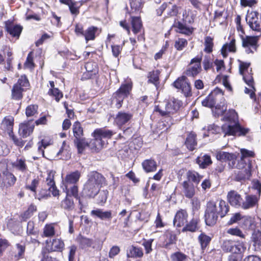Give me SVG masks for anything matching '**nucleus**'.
Wrapping results in <instances>:
<instances>
[{"label":"nucleus","mask_w":261,"mask_h":261,"mask_svg":"<svg viewBox=\"0 0 261 261\" xmlns=\"http://www.w3.org/2000/svg\"><path fill=\"white\" fill-rule=\"evenodd\" d=\"M229 211V206L223 200L210 201L206 204L205 221L206 225H214L217 221L218 216L224 217Z\"/></svg>","instance_id":"nucleus-1"},{"label":"nucleus","mask_w":261,"mask_h":261,"mask_svg":"<svg viewBox=\"0 0 261 261\" xmlns=\"http://www.w3.org/2000/svg\"><path fill=\"white\" fill-rule=\"evenodd\" d=\"M224 120L227 122L222 126L221 129L225 135L245 136L249 132V128L239 124L238 114L234 110H230L224 116Z\"/></svg>","instance_id":"nucleus-2"},{"label":"nucleus","mask_w":261,"mask_h":261,"mask_svg":"<svg viewBox=\"0 0 261 261\" xmlns=\"http://www.w3.org/2000/svg\"><path fill=\"white\" fill-rule=\"evenodd\" d=\"M106 185V179L102 174L92 171L88 175V180L84 185L83 192L89 197H94L100 189Z\"/></svg>","instance_id":"nucleus-3"},{"label":"nucleus","mask_w":261,"mask_h":261,"mask_svg":"<svg viewBox=\"0 0 261 261\" xmlns=\"http://www.w3.org/2000/svg\"><path fill=\"white\" fill-rule=\"evenodd\" d=\"M112 131L106 128H98L92 133L94 139L90 142V148L94 151H98L106 147L108 144V139L113 135Z\"/></svg>","instance_id":"nucleus-4"},{"label":"nucleus","mask_w":261,"mask_h":261,"mask_svg":"<svg viewBox=\"0 0 261 261\" xmlns=\"http://www.w3.org/2000/svg\"><path fill=\"white\" fill-rule=\"evenodd\" d=\"M180 106L179 101L172 98L156 106L155 110L159 112L162 116L170 117L171 115L177 111Z\"/></svg>","instance_id":"nucleus-5"},{"label":"nucleus","mask_w":261,"mask_h":261,"mask_svg":"<svg viewBox=\"0 0 261 261\" xmlns=\"http://www.w3.org/2000/svg\"><path fill=\"white\" fill-rule=\"evenodd\" d=\"M80 177L81 173L79 171H75L66 175L63 180L65 190L71 192L72 195L75 198L78 196V188L76 184Z\"/></svg>","instance_id":"nucleus-6"},{"label":"nucleus","mask_w":261,"mask_h":261,"mask_svg":"<svg viewBox=\"0 0 261 261\" xmlns=\"http://www.w3.org/2000/svg\"><path fill=\"white\" fill-rule=\"evenodd\" d=\"M132 89L131 82L122 84L119 89L114 94L113 101L116 102V107H121L124 99L128 96Z\"/></svg>","instance_id":"nucleus-7"},{"label":"nucleus","mask_w":261,"mask_h":261,"mask_svg":"<svg viewBox=\"0 0 261 261\" xmlns=\"http://www.w3.org/2000/svg\"><path fill=\"white\" fill-rule=\"evenodd\" d=\"M132 89L131 82L122 84L119 89L114 94L113 101L116 102V107H121L124 99L128 96Z\"/></svg>","instance_id":"nucleus-8"},{"label":"nucleus","mask_w":261,"mask_h":261,"mask_svg":"<svg viewBox=\"0 0 261 261\" xmlns=\"http://www.w3.org/2000/svg\"><path fill=\"white\" fill-rule=\"evenodd\" d=\"M222 249L225 252L238 254L244 252L246 249V247L245 244L242 242L225 240L222 245Z\"/></svg>","instance_id":"nucleus-9"},{"label":"nucleus","mask_w":261,"mask_h":261,"mask_svg":"<svg viewBox=\"0 0 261 261\" xmlns=\"http://www.w3.org/2000/svg\"><path fill=\"white\" fill-rule=\"evenodd\" d=\"M242 46L247 54L254 53L257 48L258 36H243L240 35Z\"/></svg>","instance_id":"nucleus-10"},{"label":"nucleus","mask_w":261,"mask_h":261,"mask_svg":"<svg viewBox=\"0 0 261 261\" xmlns=\"http://www.w3.org/2000/svg\"><path fill=\"white\" fill-rule=\"evenodd\" d=\"M179 8L176 5L171 2L164 3L156 9V14L158 16H161L165 12L166 17L175 16L178 14Z\"/></svg>","instance_id":"nucleus-11"},{"label":"nucleus","mask_w":261,"mask_h":261,"mask_svg":"<svg viewBox=\"0 0 261 261\" xmlns=\"http://www.w3.org/2000/svg\"><path fill=\"white\" fill-rule=\"evenodd\" d=\"M223 95L222 90L216 88L202 101V105L204 107L212 108L219 99L223 98Z\"/></svg>","instance_id":"nucleus-12"},{"label":"nucleus","mask_w":261,"mask_h":261,"mask_svg":"<svg viewBox=\"0 0 261 261\" xmlns=\"http://www.w3.org/2000/svg\"><path fill=\"white\" fill-rule=\"evenodd\" d=\"M258 13L252 11L247 15L246 19L250 28L254 31L260 32L261 31V16L258 18Z\"/></svg>","instance_id":"nucleus-13"},{"label":"nucleus","mask_w":261,"mask_h":261,"mask_svg":"<svg viewBox=\"0 0 261 261\" xmlns=\"http://www.w3.org/2000/svg\"><path fill=\"white\" fill-rule=\"evenodd\" d=\"M174 86L181 89L185 96H190L192 94L191 87L186 76L178 77L173 83Z\"/></svg>","instance_id":"nucleus-14"},{"label":"nucleus","mask_w":261,"mask_h":261,"mask_svg":"<svg viewBox=\"0 0 261 261\" xmlns=\"http://www.w3.org/2000/svg\"><path fill=\"white\" fill-rule=\"evenodd\" d=\"M202 60V55L197 56L192 59L190 62V64L193 66L189 67L186 70L185 73L187 76L195 77L198 75L201 70V62Z\"/></svg>","instance_id":"nucleus-15"},{"label":"nucleus","mask_w":261,"mask_h":261,"mask_svg":"<svg viewBox=\"0 0 261 261\" xmlns=\"http://www.w3.org/2000/svg\"><path fill=\"white\" fill-rule=\"evenodd\" d=\"M13 125L14 118L10 116L5 117L1 124L2 128L7 133L14 143L16 144V138L13 131Z\"/></svg>","instance_id":"nucleus-16"},{"label":"nucleus","mask_w":261,"mask_h":261,"mask_svg":"<svg viewBox=\"0 0 261 261\" xmlns=\"http://www.w3.org/2000/svg\"><path fill=\"white\" fill-rule=\"evenodd\" d=\"M133 114L128 112L119 111L116 115L115 122L119 126L121 127L129 122L133 118Z\"/></svg>","instance_id":"nucleus-17"},{"label":"nucleus","mask_w":261,"mask_h":261,"mask_svg":"<svg viewBox=\"0 0 261 261\" xmlns=\"http://www.w3.org/2000/svg\"><path fill=\"white\" fill-rule=\"evenodd\" d=\"M227 199L230 205L236 207H241L243 201L241 195L234 190L228 192L227 195Z\"/></svg>","instance_id":"nucleus-18"},{"label":"nucleus","mask_w":261,"mask_h":261,"mask_svg":"<svg viewBox=\"0 0 261 261\" xmlns=\"http://www.w3.org/2000/svg\"><path fill=\"white\" fill-rule=\"evenodd\" d=\"M55 172L50 171L47 174V177L46 178V184L48 187V190L51 193L52 195L55 196H59V191L57 189L56 186L55 182L54 180V176Z\"/></svg>","instance_id":"nucleus-19"},{"label":"nucleus","mask_w":261,"mask_h":261,"mask_svg":"<svg viewBox=\"0 0 261 261\" xmlns=\"http://www.w3.org/2000/svg\"><path fill=\"white\" fill-rule=\"evenodd\" d=\"M188 214L185 210L178 211L174 217L173 224L174 226L180 227L187 222Z\"/></svg>","instance_id":"nucleus-20"},{"label":"nucleus","mask_w":261,"mask_h":261,"mask_svg":"<svg viewBox=\"0 0 261 261\" xmlns=\"http://www.w3.org/2000/svg\"><path fill=\"white\" fill-rule=\"evenodd\" d=\"M66 196L64 199L61 201V206L65 210L72 211L74 207V204L71 196L72 193L68 191H65Z\"/></svg>","instance_id":"nucleus-21"},{"label":"nucleus","mask_w":261,"mask_h":261,"mask_svg":"<svg viewBox=\"0 0 261 261\" xmlns=\"http://www.w3.org/2000/svg\"><path fill=\"white\" fill-rule=\"evenodd\" d=\"M240 152L241 156L237 166V168L238 169H242L245 167L246 164L245 162V158L248 157H254L255 156V153L253 151L244 148L241 149Z\"/></svg>","instance_id":"nucleus-22"},{"label":"nucleus","mask_w":261,"mask_h":261,"mask_svg":"<svg viewBox=\"0 0 261 261\" xmlns=\"http://www.w3.org/2000/svg\"><path fill=\"white\" fill-rule=\"evenodd\" d=\"M258 199L255 195H248L245 197V200H243L241 207L247 210L253 207L257 203Z\"/></svg>","instance_id":"nucleus-23"},{"label":"nucleus","mask_w":261,"mask_h":261,"mask_svg":"<svg viewBox=\"0 0 261 261\" xmlns=\"http://www.w3.org/2000/svg\"><path fill=\"white\" fill-rule=\"evenodd\" d=\"M34 128V125L33 122H29L20 125L19 133L23 138H25L33 132Z\"/></svg>","instance_id":"nucleus-24"},{"label":"nucleus","mask_w":261,"mask_h":261,"mask_svg":"<svg viewBox=\"0 0 261 261\" xmlns=\"http://www.w3.org/2000/svg\"><path fill=\"white\" fill-rule=\"evenodd\" d=\"M183 193L188 198H192L195 193V189L193 184L190 182L185 181L182 183Z\"/></svg>","instance_id":"nucleus-25"},{"label":"nucleus","mask_w":261,"mask_h":261,"mask_svg":"<svg viewBox=\"0 0 261 261\" xmlns=\"http://www.w3.org/2000/svg\"><path fill=\"white\" fill-rule=\"evenodd\" d=\"M91 215L92 216H96L101 220H110L112 218L111 211H109L104 212L102 210L99 208L92 210L91 212Z\"/></svg>","instance_id":"nucleus-26"},{"label":"nucleus","mask_w":261,"mask_h":261,"mask_svg":"<svg viewBox=\"0 0 261 261\" xmlns=\"http://www.w3.org/2000/svg\"><path fill=\"white\" fill-rule=\"evenodd\" d=\"M236 50V40L232 39L229 43H226L223 46L221 54L224 58H226L227 56L228 51L234 53Z\"/></svg>","instance_id":"nucleus-27"},{"label":"nucleus","mask_w":261,"mask_h":261,"mask_svg":"<svg viewBox=\"0 0 261 261\" xmlns=\"http://www.w3.org/2000/svg\"><path fill=\"white\" fill-rule=\"evenodd\" d=\"M5 29L12 36H16V23L14 22V19L5 21Z\"/></svg>","instance_id":"nucleus-28"},{"label":"nucleus","mask_w":261,"mask_h":261,"mask_svg":"<svg viewBox=\"0 0 261 261\" xmlns=\"http://www.w3.org/2000/svg\"><path fill=\"white\" fill-rule=\"evenodd\" d=\"M196 137V134L191 132L189 134L185 141L187 147L191 151L193 150L197 145Z\"/></svg>","instance_id":"nucleus-29"},{"label":"nucleus","mask_w":261,"mask_h":261,"mask_svg":"<svg viewBox=\"0 0 261 261\" xmlns=\"http://www.w3.org/2000/svg\"><path fill=\"white\" fill-rule=\"evenodd\" d=\"M142 166L143 169L146 172H151L155 171L157 166L156 162L152 159L144 160L142 163Z\"/></svg>","instance_id":"nucleus-30"},{"label":"nucleus","mask_w":261,"mask_h":261,"mask_svg":"<svg viewBox=\"0 0 261 261\" xmlns=\"http://www.w3.org/2000/svg\"><path fill=\"white\" fill-rule=\"evenodd\" d=\"M3 180L7 186H11L15 184L16 178L12 173L6 169L3 172Z\"/></svg>","instance_id":"nucleus-31"},{"label":"nucleus","mask_w":261,"mask_h":261,"mask_svg":"<svg viewBox=\"0 0 261 261\" xmlns=\"http://www.w3.org/2000/svg\"><path fill=\"white\" fill-rule=\"evenodd\" d=\"M143 255L142 249L132 246L128 249L127 253L128 257L140 258Z\"/></svg>","instance_id":"nucleus-32"},{"label":"nucleus","mask_w":261,"mask_h":261,"mask_svg":"<svg viewBox=\"0 0 261 261\" xmlns=\"http://www.w3.org/2000/svg\"><path fill=\"white\" fill-rule=\"evenodd\" d=\"M216 158L218 160L223 161H230L237 158L234 153H230L224 151H218L216 153Z\"/></svg>","instance_id":"nucleus-33"},{"label":"nucleus","mask_w":261,"mask_h":261,"mask_svg":"<svg viewBox=\"0 0 261 261\" xmlns=\"http://www.w3.org/2000/svg\"><path fill=\"white\" fill-rule=\"evenodd\" d=\"M74 143L78 149L79 153H81L86 147H89L90 148V142H88L85 138L83 137L75 139Z\"/></svg>","instance_id":"nucleus-34"},{"label":"nucleus","mask_w":261,"mask_h":261,"mask_svg":"<svg viewBox=\"0 0 261 261\" xmlns=\"http://www.w3.org/2000/svg\"><path fill=\"white\" fill-rule=\"evenodd\" d=\"M98 29L96 27L91 26L85 31L83 36L85 37L86 42L89 40H93L95 38V33Z\"/></svg>","instance_id":"nucleus-35"},{"label":"nucleus","mask_w":261,"mask_h":261,"mask_svg":"<svg viewBox=\"0 0 261 261\" xmlns=\"http://www.w3.org/2000/svg\"><path fill=\"white\" fill-rule=\"evenodd\" d=\"M196 162L202 168H206L212 163L210 156L206 154L198 157L196 159Z\"/></svg>","instance_id":"nucleus-36"},{"label":"nucleus","mask_w":261,"mask_h":261,"mask_svg":"<svg viewBox=\"0 0 261 261\" xmlns=\"http://www.w3.org/2000/svg\"><path fill=\"white\" fill-rule=\"evenodd\" d=\"M166 239L163 243V247L168 249L171 245L175 244L176 241V237L175 234L171 232H168L166 234Z\"/></svg>","instance_id":"nucleus-37"},{"label":"nucleus","mask_w":261,"mask_h":261,"mask_svg":"<svg viewBox=\"0 0 261 261\" xmlns=\"http://www.w3.org/2000/svg\"><path fill=\"white\" fill-rule=\"evenodd\" d=\"M29 86V82L25 75H21L17 81V91L18 89L23 90L26 89ZM20 96L17 92V98L20 97Z\"/></svg>","instance_id":"nucleus-38"},{"label":"nucleus","mask_w":261,"mask_h":261,"mask_svg":"<svg viewBox=\"0 0 261 261\" xmlns=\"http://www.w3.org/2000/svg\"><path fill=\"white\" fill-rule=\"evenodd\" d=\"M187 176L189 182L192 181L196 184H198L202 178V176L199 175L197 172L194 171H189L187 173Z\"/></svg>","instance_id":"nucleus-39"},{"label":"nucleus","mask_w":261,"mask_h":261,"mask_svg":"<svg viewBox=\"0 0 261 261\" xmlns=\"http://www.w3.org/2000/svg\"><path fill=\"white\" fill-rule=\"evenodd\" d=\"M72 130L75 139L83 137V129L79 122L76 121L73 124Z\"/></svg>","instance_id":"nucleus-40"},{"label":"nucleus","mask_w":261,"mask_h":261,"mask_svg":"<svg viewBox=\"0 0 261 261\" xmlns=\"http://www.w3.org/2000/svg\"><path fill=\"white\" fill-rule=\"evenodd\" d=\"M131 23L134 33L136 34L139 33L142 27L140 18L138 17H133Z\"/></svg>","instance_id":"nucleus-41"},{"label":"nucleus","mask_w":261,"mask_h":261,"mask_svg":"<svg viewBox=\"0 0 261 261\" xmlns=\"http://www.w3.org/2000/svg\"><path fill=\"white\" fill-rule=\"evenodd\" d=\"M36 206L34 204H31L28 207V210L20 215V218L21 219L22 221H25L28 219L30 218L33 215V213L36 212Z\"/></svg>","instance_id":"nucleus-42"},{"label":"nucleus","mask_w":261,"mask_h":261,"mask_svg":"<svg viewBox=\"0 0 261 261\" xmlns=\"http://www.w3.org/2000/svg\"><path fill=\"white\" fill-rule=\"evenodd\" d=\"M159 74L160 72L158 70L150 72L148 75V82L153 84L157 87L159 84Z\"/></svg>","instance_id":"nucleus-43"},{"label":"nucleus","mask_w":261,"mask_h":261,"mask_svg":"<svg viewBox=\"0 0 261 261\" xmlns=\"http://www.w3.org/2000/svg\"><path fill=\"white\" fill-rule=\"evenodd\" d=\"M198 239L202 250H204L206 248L211 240V237L204 233H201L199 236Z\"/></svg>","instance_id":"nucleus-44"},{"label":"nucleus","mask_w":261,"mask_h":261,"mask_svg":"<svg viewBox=\"0 0 261 261\" xmlns=\"http://www.w3.org/2000/svg\"><path fill=\"white\" fill-rule=\"evenodd\" d=\"M251 241L255 248H259L261 246V231H254L252 234Z\"/></svg>","instance_id":"nucleus-45"},{"label":"nucleus","mask_w":261,"mask_h":261,"mask_svg":"<svg viewBox=\"0 0 261 261\" xmlns=\"http://www.w3.org/2000/svg\"><path fill=\"white\" fill-rule=\"evenodd\" d=\"M64 246V242L60 239H54L50 246L51 251H61Z\"/></svg>","instance_id":"nucleus-46"},{"label":"nucleus","mask_w":261,"mask_h":261,"mask_svg":"<svg viewBox=\"0 0 261 261\" xmlns=\"http://www.w3.org/2000/svg\"><path fill=\"white\" fill-rule=\"evenodd\" d=\"M171 261H187L188 256L181 252H176L172 253L171 256Z\"/></svg>","instance_id":"nucleus-47"},{"label":"nucleus","mask_w":261,"mask_h":261,"mask_svg":"<svg viewBox=\"0 0 261 261\" xmlns=\"http://www.w3.org/2000/svg\"><path fill=\"white\" fill-rule=\"evenodd\" d=\"M204 51L207 53H210L213 51L214 43L213 39L210 37H206L204 40Z\"/></svg>","instance_id":"nucleus-48"},{"label":"nucleus","mask_w":261,"mask_h":261,"mask_svg":"<svg viewBox=\"0 0 261 261\" xmlns=\"http://www.w3.org/2000/svg\"><path fill=\"white\" fill-rule=\"evenodd\" d=\"M198 221L196 219H193L186 226L183 228L182 231H195L197 229Z\"/></svg>","instance_id":"nucleus-49"},{"label":"nucleus","mask_w":261,"mask_h":261,"mask_svg":"<svg viewBox=\"0 0 261 261\" xmlns=\"http://www.w3.org/2000/svg\"><path fill=\"white\" fill-rule=\"evenodd\" d=\"M188 44L186 39L183 38H179L175 42L174 46L178 50H181Z\"/></svg>","instance_id":"nucleus-50"},{"label":"nucleus","mask_w":261,"mask_h":261,"mask_svg":"<svg viewBox=\"0 0 261 261\" xmlns=\"http://www.w3.org/2000/svg\"><path fill=\"white\" fill-rule=\"evenodd\" d=\"M48 94L50 96H54L57 102H59L60 99L63 97L62 93L58 88L50 89Z\"/></svg>","instance_id":"nucleus-51"},{"label":"nucleus","mask_w":261,"mask_h":261,"mask_svg":"<svg viewBox=\"0 0 261 261\" xmlns=\"http://www.w3.org/2000/svg\"><path fill=\"white\" fill-rule=\"evenodd\" d=\"M80 244L83 248L92 247L94 248L93 245V241L92 240L83 237L80 240Z\"/></svg>","instance_id":"nucleus-52"},{"label":"nucleus","mask_w":261,"mask_h":261,"mask_svg":"<svg viewBox=\"0 0 261 261\" xmlns=\"http://www.w3.org/2000/svg\"><path fill=\"white\" fill-rule=\"evenodd\" d=\"M226 232L228 234L240 237L242 238H245V235L243 233L242 231L238 227L231 228L227 230Z\"/></svg>","instance_id":"nucleus-53"},{"label":"nucleus","mask_w":261,"mask_h":261,"mask_svg":"<svg viewBox=\"0 0 261 261\" xmlns=\"http://www.w3.org/2000/svg\"><path fill=\"white\" fill-rule=\"evenodd\" d=\"M38 106L35 105H30L26 108L25 113L28 117L33 116L37 113Z\"/></svg>","instance_id":"nucleus-54"},{"label":"nucleus","mask_w":261,"mask_h":261,"mask_svg":"<svg viewBox=\"0 0 261 261\" xmlns=\"http://www.w3.org/2000/svg\"><path fill=\"white\" fill-rule=\"evenodd\" d=\"M130 6L132 10L139 11L142 7V0H129Z\"/></svg>","instance_id":"nucleus-55"},{"label":"nucleus","mask_w":261,"mask_h":261,"mask_svg":"<svg viewBox=\"0 0 261 261\" xmlns=\"http://www.w3.org/2000/svg\"><path fill=\"white\" fill-rule=\"evenodd\" d=\"M39 179L38 178H34L32 180L31 183L26 186V188L27 189L30 190L32 192L36 193V188L39 185Z\"/></svg>","instance_id":"nucleus-56"},{"label":"nucleus","mask_w":261,"mask_h":261,"mask_svg":"<svg viewBox=\"0 0 261 261\" xmlns=\"http://www.w3.org/2000/svg\"><path fill=\"white\" fill-rule=\"evenodd\" d=\"M38 151L39 153L43 157H44V149L49 145V144L42 140L41 142L38 143Z\"/></svg>","instance_id":"nucleus-57"},{"label":"nucleus","mask_w":261,"mask_h":261,"mask_svg":"<svg viewBox=\"0 0 261 261\" xmlns=\"http://www.w3.org/2000/svg\"><path fill=\"white\" fill-rule=\"evenodd\" d=\"M24 65L26 68H32L34 67L32 51H31L29 54V55L27 57V60H26Z\"/></svg>","instance_id":"nucleus-58"},{"label":"nucleus","mask_w":261,"mask_h":261,"mask_svg":"<svg viewBox=\"0 0 261 261\" xmlns=\"http://www.w3.org/2000/svg\"><path fill=\"white\" fill-rule=\"evenodd\" d=\"M44 234L46 237H51L55 234V229L51 225H47L44 229Z\"/></svg>","instance_id":"nucleus-59"},{"label":"nucleus","mask_w":261,"mask_h":261,"mask_svg":"<svg viewBox=\"0 0 261 261\" xmlns=\"http://www.w3.org/2000/svg\"><path fill=\"white\" fill-rule=\"evenodd\" d=\"M153 241V239H149L143 243L142 245L145 248V253L146 254L150 253L152 251V243Z\"/></svg>","instance_id":"nucleus-60"},{"label":"nucleus","mask_w":261,"mask_h":261,"mask_svg":"<svg viewBox=\"0 0 261 261\" xmlns=\"http://www.w3.org/2000/svg\"><path fill=\"white\" fill-rule=\"evenodd\" d=\"M213 63L211 62V58L210 56H205L204 57L203 65V68L205 70H207L212 67Z\"/></svg>","instance_id":"nucleus-61"},{"label":"nucleus","mask_w":261,"mask_h":261,"mask_svg":"<svg viewBox=\"0 0 261 261\" xmlns=\"http://www.w3.org/2000/svg\"><path fill=\"white\" fill-rule=\"evenodd\" d=\"M108 192L107 190H103L99 192L98 199L99 204L104 203L107 199Z\"/></svg>","instance_id":"nucleus-62"},{"label":"nucleus","mask_w":261,"mask_h":261,"mask_svg":"<svg viewBox=\"0 0 261 261\" xmlns=\"http://www.w3.org/2000/svg\"><path fill=\"white\" fill-rule=\"evenodd\" d=\"M9 246V242L6 239H0V256L3 255L4 251Z\"/></svg>","instance_id":"nucleus-63"},{"label":"nucleus","mask_w":261,"mask_h":261,"mask_svg":"<svg viewBox=\"0 0 261 261\" xmlns=\"http://www.w3.org/2000/svg\"><path fill=\"white\" fill-rule=\"evenodd\" d=\"M243 76V79L245 82L250 87L252 88L254 90L253 86V79L251 74H248V75H242Z\"/></svg>","instance_id":"nucleus-64"}]
</instances>
